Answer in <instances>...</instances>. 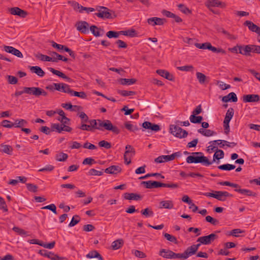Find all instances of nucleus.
Wrapping results in <instances>:
<instances>
[{
    "label": "nucleus",
    "instance_id": "obj_1",
    "mask_svg": "<svg viewBox=\"0 0 260 260\" xmlns=\"http://www.w3.org/2000/svg\"><path fill=\"white\" fill-rule=\"evenodd\" d=\"M188 164L201 163L205 166H209L212 164L207 157L205 156L201 152H196L191 153V155L187 157L186 159Z\"/></svg>",
    "mask_w": 260,
    "mask_h": 260
},
{
    "label": "nucleus",
    "instance_id": "obj_2",
    "mask_svg": "<svg viewBox=\"0 0 260 260\" xmlns=\"http://www.w3.org/2000/svg\"><path fill=\"white\" fill-rule=\"evenodd\" d=\"M214 193L205 192L203 195L214 198L220 201H225L228 197H232L233 195L227 191H214Z\"/></svg>",
    "mask_w": 260,
    "mask_h": 260
},
{
    "label": "nucleus",
    "instance_id": "obj_3",
    "mask_svg": "<svg viewBox=\"0 0 260 260\" xmlns=\"http://www.w3.org/2000/svg\"><path fill=\"white\" fill-rule=\"evenodd\" d=\"M170 131L172 135L179 138H186L188 135L186 131L175 125H170Z\"/></svg>",
    "mask_w": 260,
    "mask_h": 260
},
{
    "label": "nucleus",
    "instance_id": "obj_4",
    "mask_svg": "<svg viewBox=\"0 0 260 260\" xmlns=\"http://www.w3.org/2000/svg\"><path fill=\"white\" fill-rule=\"evenodd\" d=\"M95 10L98 11L99 12L95 13V15L99 18L106 19H111L112 18V14L110 13V12H112V11L106 7L97 6Z\"/></svg>",
    "mask_w": 260,
    "mask_h": 260
},
{
    "label": "nucleus",
    "instance_id": "obj_5",
    "mask_svg": "<svg viewBox=\"0 0 260 260\" xmlns=\"http://www.w3.org/2000/svg\"><path fill=\"white\" fill-rule=\"evenodd\" d=\"M234 114V110L233 108H230L226 111V115L223 121V127L224 133L228 134L230 132L229 123Z\"/></svg>",
    "mask_w": 260,
    "mask_h": 260
},
{
    "label": "nucleus",
    "instance_id": "obj_6",
    "mask_svg": "<svg viewBox=\"0 0 260 260\" xmlns=\"http://www.w3.org/2000/svg\"><path fill=\"white\" fill-rule=\"evenodd\" d=\"M159 255L165 258L175 259L180 258V253H176L169 249H161L159 252Z\"/></svg>",
    "mask_w": 260,
    "mask_h": 260
},
{
    "label": "nucleus",
    "instance_id": "obj_7",
    "mask_svg": "<svg viewBox=\"0 0 260 260\" xmlns=\"http://www.w3.org/2000/svg\"><path fill=\"white\" fill-rule=\"evenodd\" d=\"M39 253L42 256L47 257L52 260H68L66 257H60L57 254L45 249L40 250Z\"/></svg>",
    "mask_w": 260,
    "mask_h": 260
},
{
    "label": "nucleus",
    "instance_id": "obj_8",
    "mask_svg": "<svg viewBox=\"0 0 260 260\" xmlns=\"http://www.w3.org/2000/svg\"><path fill=\"white\" fill-rule=\"evenodd\" d=\"M217 238L218 236L217 235L214 233H212L207 236L199 237L197 240V242H200L204 245H209Z\"/></svg>",
    "mask_w": 260,
    "mask_h": 260
},
{
    "label": "nucleus",
    "instance_id": "obj_9",
    "mask_svg": "<svg viewBox=\"0 0 260 260\" xmlns=\"http://www.w3.org/2000/svg\"><path fill=\"white\" fill-rule=\"evenodd\" d=\"M103 128L107 131L112 132L115 134L120 133V129L116 126H114L109 120H104Z\"/></svg>",
    "mask_w": 260,
    "mask_h": 260
},
{
    "label": "nucleus",
    "instance_id": "obj_10",
    "mask_svg": "<svg viewBox=\"0 0 260 260\" xmlns=\"http://www.w3.org/2000/svg\"><path fill=\"white\" fill-rule=\"evenodd\" d=\"M76 26L77 29L84 34H87L89 32V24L85 21H81L76 23Z\"/></svg>",
    "mask_w": 260,
    "mask_h": 260
},
{
    "label": "nucleus",
    "instance_id": "obj_11",
    "mask_svg": "<svg viewBox=\"0 0 260 260\" xmlns=\"http://www.w3.org/2000/svg\"><path fill=\"white\" fill-rule=\"evenodd\" d=\"M197 250L192 245L188 247L182 253H180V257L182 259H187L189 256L195 254Z\"/></svg>",
    "mask_w": 260,
    "mask_h": 260
},
{
    "label": "nucleus",
    "instance_id": "obj_12",
    "mask_svg": "<svg viewBox=\"0 0 260 260\" xmlns=\"http://www.w3.org/2000/svg\"><path fill=\"white\" fill-rule=\"evenodd\" d=\"M9 11L12 15H17L22 18H25L28 14L26 11L17 7L11 8L10 9Z\"/></svg>",
    "mask_w": 260,
    "mask_h": 260
},
{
    "label": "nucleus",
    "instance_id": "obj_13",
    "mask_svg": "<svg viewBox=\"0 0 260 260\" xmlns=\"http://www.w3.org/2000/svg\"><path fill=\"white\" fill-rule=\"evenodd\" d=\"M244 103L258 102L260 100V96L258 94H246L242 97Z\"/></svg>",
    "mask_w": 260,
    "mask_h": 260
},
{
    "label": "nucleus",
    "instance_id": "obj_14",
    "mask_svg": "<svg viewBox=\"0 0 260 260\" xmlns=\"http://www.w3.org/2000/svg\"><path fill=\"white\" fill-rule=\"evenodd\" d=\"M166 22V20L164 18H160L158 17H151L147 19V22L149 24L152 26L156 25H163Z\"/></svg>",
    "mask_w": 260,
    "mask_h": 260
},
{
    "label": "nucleus",
    "instance_id": "obj_15",
    "mask_svg": "<svg viewBox=\"0 0 260 260\" xmlns=\"http://www.w3.org/2000/svg\"><path fill=\"white\" fill-rule=\"evenodd\" d=\"M142 127L145 129H150L152 131L158 132L160 129L159 125L152 123L149 121H145L142 124Z\"/></svg>",
    "mask_w": 260,
    "mask_h": 260
},
{
    "label": "nucleus",
    "instance_id": "obj_16",
    "mask_svg": "<svg viewBox=\"0 0 260 260\" xmlns=\"http://www.w3.org/2000/svg\"><path fill=\"white\" fill-rule=\"evenodd\" d=\"M244 25L247 26L248 29L252 32H255L260 36V27L253 23L252 21L246 20L244 23Z\"/></svg>",
    "mask_w": 260,
    "mask_h": 260
},
{
    "label": "nucleus",
    "instance_id": "obj_17",
    "mask_svg": "<svg viewBox=\"0 0 260 260\" xmlns=\"http://www.w3.org/2000/svg\"><path fill=\"white\" fill-rule=\"evenodd\" d=\"M142 184L144 185L146 188H158L161 187L162 183L156 181H142Z\"/></svg>",
    "mask_w": 260,
    "mask_h": 260
},
{
    "label": "nucleus",
    "instance_id": "obj_18",
    "mask_svg": "<svg viewBox=\"0 0 260 260\" xmlns=\"http://www.w3.org/2000/svg\"><path fill=\"white\" fill-rule=\"evenodd\" d=\"M206 5L208 8L218 7L224 8L226 6L224 3L218 0H208Z\"/></svg>",
    "mask_w": 260,
    "mask_h": 260
},
{
    "label": "nucleus",
    "instance_id": "obj_19",
    "mask_svg": "<svg viewBox=\"0 0 260 260\" xmlns=\"http://www.w3.org/2000/svg\"><path fill=\"white\" fill-rule=\"evenodd\" d=\"M25 93H27L29 95H32L36 97H39L40 93V87H24Z\"/></svg>",
    "mask_w": 260,
    "mask_h": 260
},
{
    "label": "nucleus",
    "instance_id": "obj_20",
    "mask_svg": "<svg viewBox=\"0 0 260 260\" xmlns=\"http://www.w3.org/2000/svg\"><path fill=\"white\" fill-rule=\"evenodd\" d=\"M251 52H252V45H247L241 46L239 48V53L245 56H250Z\"/></svg>",
    "mask_w": 260,
    "mask_h": 260
},
{
    "label": "nucleus",
    "instance_id": "obj_21",
    "mask_svg": "<svg viewBox=\"0 0 260 260\" xmlns=\"http://www.w3.org/2000/svg\"><path fill=\"white\" fill-rule=\"evenodd\" d=\"M48 70L53 74L64 79H66L69 82H72L73 81V80L71 78L67 76L64 74L60 72L59 71L56 70L52 68H49Z\"/></svg>",
    "mask_w": 260,
    "mask_h": 260
},
{
    "label": "nucleus",
    "instance_id": "obj_22",
    "mask_svg": "<svg viewBox=\"0 0 260 260\" xmlns=\"http://www.w3.org/2000/svg\"><path fill=\"white\" fill-rule=\"evenodd\" d=\"M122 171L121 168L118 166H111L105 170V172L110 174H117L120 173Z\"/></svg>",
    "mask_w": 260,
    "mask_h": 260
},
{
    "label": "nucleus",
    "instance_id": "obj_23",
    "mask_svg": "<svg viewBox=\"0 0 260 260\" xmlns=\"http://www.w3.org/2000/svg\"><path fill=\"white\" fill-rule=\"evenodd\" d=\"M156 73L159 75L161 76L162 77H164L166 79H168L170 81H174V77L173 75L171 74L169 72L165 70H157L156 71Z\"/></svg>",
    "mask_w": 260,
    "mask_h": 260
},
{
    "label": "nucleus",
    "instance_id": "obj_24",
    "mask_svg": "<svg viewBox=\"0 0 260 260\" xmlns=\"http://www.w3.org/2000/svg\"><path fill=\"white\" fill-rule=\"evenodd\" d=\"M197 78L201 84H207L209 81V78L201 72L196 73Z\"/></svg>",
    "mask_w": 260,
    "mask_h": 260
},
{
    "label": "nucleus",
    "instance_id": "obj_25",
    "mask_svg": "<svg viewBox=\"0 0 260 260\" xmlns=\"http://www.w3.org/2000/svg\"><path fill=\"white\" fill-rule=\"evenodd\" d=\"M123 198L125 200L139 201L142 199V196L135 193L126 192L123 194Z\"/></svg>",
    "mask_w": 260,
    "mask_h": 260
},
{
    "label": "nucleus",
    "instance_id": "obj_26",
    "mask_svg": "<svg viewBox=\"0 0 260 260\" xmlns=\"http://www.w3.org/2000/svg\"><path fill=\"white\" fill-rule=\"evenodd\" d=\"M215 29L218 32H221L223 35H225L226 37L231 40H236L237 37L233 35L230 34L226 30H225L223 28L219 26V25L215 26Z\"/></svg>",
    "mask_w": 260,
    "mask_h": 260
},
{
    "label": "nucleus",
    "instance_id": "obj_27",
    "mask_svg": "<svg viewBox=\"0 0 260 260\" xmlns=\"http://www.w3.org/2000/svg\"><path fill=\"white\" fill-rule=\"evenodd\" d=\"M174 208V204L171 200L162 201L159 203V208L172 209Z\"/></svg>",
    "mask_w": 260,
    "mask_h": 260
},
{
    "label": "nucleus",
    "instance_id": "obj_28",
    "mask_svg": "<svg viewBox=\"0 0 260 260\" xmlns=\"http://www.w3.org/2000/svg\"><path fill=\"white\" fill-rule=\"evenodd\" d=\"M91 33L95 37H99L103 35L104 31L103 29L98 27L95 25H91L90 27Z\"/></svg>",
    "mask_w": 260,
    "mask_h": 260
},
{
    "label": "nucleus",
    "instance_id": "obj_29",
    "mask_svg": "<svg viewBox=\"0 0 260 260\" xmlns=\"http://www.w3.org/2000/svg\"><path fill=\"white\" fill-rule=\"evenodd\" d=\"M29 68L32 72L36 74L38 76L41 77H43L45 74V72L40 67L29 66Z\"/></svg>",
    "mask_w": 260,
    "mask_h": 260
},
{
    "label": "nucleus",
    "instance_id": "obj_30",
    "mask_svg": "<svg viewBox=\"0 0 260 260\" xmlns=\"http://www.w3.org/2000/svg\"><path fill=\"white\" fill-rule=\"evenodd\" d=\"M35 57L39 59L42 61H56V60L55 59V57H50L47 55H45L41 53H37L35 55Z\"/></svg>",
    "mask_w": 260,
    "mask_h": 260
},
{
    "label": "nucleus",
    "instance_id": "obj_31",
    "mask_svg": "<svg viewBox=\"0 0 260 260\" xmlns=\"http://www.w3.org/2000/svg\"><path fill=\"white\" fill-rule=\"evenodd\" d=\"M57 113L61 116V118H58V120L60 121L62 124H68V122L70 121V119L66 116L65 113L62 110L59 109L57 110Z\"/></svg>",
    "mask_w": 260,
    "mask_h": 260
},
{
    "label": "nucleus",
    "instance_id": "obj_32",
    "mask_svg": "<svg viewBox=\"0 0 260 260\" xmlns=\"http://www.w3.org/2000/svg\"><path fill=\"white\" fill-rule=\"evenodd\" d=\"M118 82L121 85H132L135 84L137 82V79L135 78L126 79V78H120L118 80Z\"/></svg>",
    "mask_w": 260,
    "mask_h": 260
},
{
    "label": "nucleus",
    "instance_id": "obj_33",
    "mask_svg": "<svg viewBox=\"0 0 260 260\" xmlns=\"http://www.w3.org/2000/svg\"><path fill=\"white\" fill-rule=\"evenodd\" d=\"M123 244V240L122 239H119L112 242L111 247L113 250H117L120 249Z\"/></svg>",
    "mask_w": 260,
    "mask_h": 260
},
{
    "label": "nucleus",
    "instance_id": "obj_34",
    "mask_svg": "<svg viewBox=\"0 0 260 260\" xmlns=\"http://www.w3.org/2000/svg\"><path fill=\"white\" fill-rule=\"evenodd\" d=\"M27 124L26 120L23 119H16L14 123H13V126L18 128H22V126H25Z\"/></svg>",
    "mask_w": 260,
    "mask_h": 260
},
{
    "label": "nucleus",
    "instance_id": "obj_35",
    "mask_svg": "<svg viewBox=\"0 0 260 260\" xmlns=\"http://www.w3.org/2000/svg\"><path fill=\"white\" fill-rule=\"evenodd\" d=\"M223 157L224 152L223 151V150L216 149V152L213 155V160L212 162H213L214 161H215L216 159L219 160L220 159H221L223 158Z\"/></svg>",
    "mask_w": 260,
    "mask_h": 260
},
{
    "label": "nucleus",
    "instance_id": "obj_36",
    "mask_svg": "<svg viewBox=\"0 0 260 260\" xmlns=\"http://www.w3.org/2000/svg\"><path fill=\"white\" fill-rule=\"evenodd\" d=\"M61 106L64 108H66L67 109L70 110L71 111H75L76 110H79L81 109V106L77 105L73 106L71 103L62 104Z\"/></svg>",
    "mask_w": 260,
    "mask_h": 260
},
{
    "label": "nucleus",
    "instance_id": "obj_37",
    "mask_svg": "<svg viewBox=\"0 0 260 260\" xmlns=\"http://www.w3.org/2000/svg\"><path fill=\"white\" fill-rule=\"evenodd\" d=\"M124 126L128 131L132 132H135L139 129L136 125L131 124L129 122H126L124 123Z\"/></svg>",
    "mask_w": 260,
    "mask_h": 260
},
{
    "label": "nucleus",
    "instance_id": "obj_38",
    "mask_svg": "<svg viewBox=\"0 0 260 260\" xmlns=\"http://www.w3.org/2000/svg\"><path fill=\"white\" fill-rule=\"evenodd\" d=\"M125 151L124 154L129 155V157L131 158L135 154V150L133 147L130 145H127L125 146Z\"/></svg>",
    "mask_w": 260,
    "mask_h": 260
},
{
    "label": "nucleus",
    "instance_id": "obj_39",
    "mask_svg": "<svg viewBox=\"0 0 260 260\" xmlns=\"http://www.w3.org/2000/svg\"><path fill=\"white\" fill-rule=\"evenodd\" d=\"M236 168V166L231 164H223L218 166V168L221 170L224 171H231L234 170Z\"/></svg>",
    "mask_w": 260,
    "mask_h": 260
},
{
    "label": "nucleus",
    "instance_id": "obj_40",
    "mask_svg": "<svg viewBox=\"0 0 260 260\" xmlns=\"http://www.w3.org/2000/svg\"><path fill=\"white\" fill-rule=\"evenodd\" d=\"M189 119L191 123H201L202 121L203 120V117L201 116L191 115Z\"/></svg>",
    "mask_w": 260,
    "mask_h": 260
},
{
    "label": "nucleus",
    "instance_id": "obj_41",
    "mask_svg": "<svg viewBox=\"0 0 260 260\" xmlns=\"http://www.w3.org/2000/svg\"><path fill=\"white\" fill-rule=\"evenodd\" d=\"M120 35L124 36H127L131 37H135L137 35L136 30L134 29H132L128 30H121L120 31Z\"/></svg>",
    "mask_w": 260,
    "mask_h": 260
},
{
    "label": "nucleus",
    "instance_id": "obj_42",
    "mask_svg": "<svg viewBox=\"0 0 260 260\" xmlns=\"http://www.w3.org/2000/svg\"><path fill=\"white\" fill-rule=\"evenodd\" d=\"M141 214L145 216L146 217H148L153 216V212L151 208H146L144 210L141 211Z\"/></svg>",
    "mask_w": 260,
    "mask_h": 260
},
{
    "label": "nucleus",
    "instance_id": "obj_43",
    "mask_svg": "<svg viewBox=\"0 0 260 260\" xmlns=\"http://www.w3.org/2000/svg\"><path fill=\"white\" fill-rule=\"evenodd\" d=\"M68 157V154L63 152L57 154L55 156L56 160L58 161H64L67 159Z\"/></svg>",
    "mask_w": 260,
    "mask_h": 260
},
{
    "label": "nucleus",
    "instance_id": "obj_44",
    "mask_svg": "<svg viewBox=\"0 0 260 260\" xmlns=\"http://www.w3.org/2000/svg\"><path fill=\"white\" fill-rule=\"evenodd\" d=\"M117 93L123 96L134 95L136 94V92L134 91H127L125 90H118Z\"/></svg>",
    "mask_w": 260,
    "mask_h": 260
},
{
    "label": "nucleus",
    "instance_id": "obj_45",
    "mask_svg": "<svg viewBox=\"0 0 260 260\" xmlns=\"http://www.w3.org/2000/svg\"><path fill=\"white\" fill-rule=\"evenodd\" d=\"M2 151L9 155H11L13 151V148L10 145H2Z\"/></svg>",
    "mask_w": 260,
    "mask_h": 260
},
{
    "label": "nucleus",
    "instance_id": "obj_46",
    "mask_svg": "<svg viewBox=\"0 0 260 260\" xmlns=\"http://www.w3.org/2000/svg\"><path fill=\"white\" fill-rule=\"evenodd\" d=\"M80 219L81 218L79 215H75L73 216L70 223L69 224V226L72 227L75 226L76 224H77L78 223L80 222Z\"/></svg>",
    "mask_w": 260,
    "mask_h": 260
},
{
    "label": "nucleus",
    "instance_id": "obj_47",
    "mask_svg": "<svg viewBox=\"0 0 260 260\" xmlns=\"http://www.w3.org/2000/svg\"><path fill=\"white\" fill-rule=\"evenodd\" d=\"M179 9L185 14H190L191 13V11L186 7L184 5L180 4L178 5Z\"/></svg>",
    "mask_w": 260,
    "mask_h": 260
},
{
    "label": "nucleus",
    "instance_id": "obj_48",
    "mask_svg": "<svg viewBox=\"0 0 260 260\" xmlns=\"http://www.w3.org/2000/svg\"><path fill=\"white\" fill-rule=\"evenodd\" d=\"M101 254L96 250H92L86 255V257L88 258L100 257Z\"/></svg>",
    "mask_w": 260,
    "mask_h": 260
},
{
    "label": "nucleus",
    "instance_id": "obj_49",
    "mask_svg": "<svg viewBox=\"0 0 260 260\" xmlns=\"http://www.w3.org/2000/svg\"><path fill=\"white\" fill-rule=\"evenodd\" d=\"M119 35H120V31H115L112 30H110L106 33V36L110 39L113 38H118Z\"/></svg>",
    "mask_w": 260,
    "mask_h": 260
},
{
    "label": "nucleus",
    "instance_id": "obj_50",
    "mask_svg": "<svg viewBox=\"0 0 260 260\" xmlns=\"http://www.w3.org/2000/svg\"><path fill=\"white\" fill-rule=\"evenodd\" d=\"M164 236L165 237V238H166V239L167 240H168V241H170L171 242H173V243H174L175 244H177L178 243V241H177V238L175 237H174V236H172V235H170V234H169L168 233H165V234H164Z\"/></svg>",
    "mask_w": 260,
    "mask_h": 260
},
{
    "label": "nucleus",
    "instance_id": "obj_51",
    "mask_svg": "<svg viewBox=\"0 0 260 260\" xmlns=\"http://www.w3.org/2000/svg\"><path fill=\"white\" fill-rule=\"evenodd\" d=\"M72 96H75L77 97H79L82 99H86L87 97V95L86 93L84 91L81 92H77L73 90L71 95Z\"/></svg>",
    "mask_w": 260,
    "mask_h": 260
},
{
    "label": "nucleus",
    "instance_id": "obj_52",
    "mask_svg": "<svg viewBox=\"0 0 260 260\" xmlns=\"http://www.w3.org/2000/svg\"><path fill=\"white\" fill-rule=\"evenodd\" d=\"M62 124L53 123L51 124V131L56 130L58 133H60L62 131Z\"/></svg>",
    "mask_w": 260,
    "mask_h": 260
},
{
    "label": "nucleus",
    "instance_id": "obj_53",
    "mask_svg": "<svg viewBox=\"0 0 260 260\" xmlns=\"http://www.w3.org/2000/svg\"><path fill=\"white\" fill-rule=\"evenodd\" d=\"M210 43L209 42H206L202 44L200 43H196L194 45L196 47L198 48L201 49H208L209 50V47H210Z\"/></svg>",
    "mask_w": 260,
    "mask_h": 260
},
{
    "label": "nucleus",
    "instance_id": "obj_54",
    "mask_svg": "<svg viewBox=\"0 0 260 260\" xmlns=\"http://www.w3.org/2000/svg\"><path fill=\"white\" fill-rule=\"evenodd\" d=\"M27 189L30 192H36L38 191V187L36 185L31 183H26Z\"/></svg>",
    "mask_w": 260,
    "mask_h": 260
},
{
    "label": "nucleus",
    "instance_id": "obj_55",
    "mask_svg": "<svg viewBox=\"0 0 260 260\" xmlns=\"http://www.w3.org/2000/svg\"><path fill=\"white\" fill-rule=\"evenodd\" d=\"M103 174V171H99L94 169H91L88 173V175L90 176H101Z\"/></svg>",
    "mask_w": 260,
    "mask_h": 260
},
{
    "label": "nucleus",
    "instance_id": "obj_56",
    "mask_svg": "<svg viewBox=\"0 0 260 260\" xmlns=\"http://www.w3.org/2000/svg\"><path fill=\"white\" fill-rule=\"evenodd\" d=\"M99 145L101 147H104L107 149L111 148V143L105 140H102L99 142Z\"/></svg>",
    "mask_w": 260,
    "mask_h": 260
},
{
    "label": "nucleus",
    "instance_id": "obj_57",
    "mask_svg": "<svg viewBox=\"0 0 260 260\" xmlns=\"http://www.w3.org/2000/svg\"><path fill=\"white\" fill-rule=\"evenodd\" d=\"M205 219L207 222H210L214 225H217L219 223V221L217 219H215L209 215L207 216Z\"/></svg>",
    "mask_w": 260,
    "mask_h": 260
},
{
    "label": "nucleus",
    "instance_id": "obj_58",
    "mask_svg": "<svg viewBox=\"0 0 260 260\" xmlns=\"http://www.w3.org/2000/svg\"><path fill=\"white\" fill-rule=\"evenodd\" d=\"M42 209H48L51 210L54 214H56V207L54 204L44 206L42 208Z\"/></svg>",
    "mask_w": 260,
    "mask_h": 260
},
{
    "label": "nucleus",
    "instance_id": "obj_59",
    "mask_svg": "<svg viewBox=\"0 0 260 260\" xmlns=\"http://www.w3.org/2000/svg\"><path fill=\"white\" fill-rule=\"evenodd\" d=\"M7 78L8 83L10 84H16L18 82V79L15 76L11 75H7Z\"/></svg>",
    "mask_w": 260,
    "mask_h": 260
},
{
    "label": "nucleus",
    "instance_id": "obj_60",
    "mask_svg": "<svg viewBox=\"0 0 260 260\" xmlns=\"http://www.w3.org/2000/svg\"><path fill=\"white\" fill-rule=\"evenodd\" d=\"M73 89L70 88V87L69 85L63 83L62 84V92L64 93H68L70 95H71Z\"/></svg>",
    "mask_w": 260,
    "mask_h": 260
},
{
    "label": "nucleus",
    "instance_id": "obj_61",
    "mask_svg": "<svg viewBox=\"0 0 260 260\" xmlns=\"http://www.w3.org/2000/svg\"><path fill=\"white\" fill-rule=\"evenodd\" d=\"M13 230L20 235L27 236V232L18 227L14 226Z\"/></svg>",
    "mask_w": 260,
    "mask_h": 260
},
{
    "label": "nucleus",
    "instance_id": "obj_62",
    "mask_svg": "<svg viewBox=\"0 0 260 260\" xmlns=\"http://www.w3.org/2000/svg\"><path fill=\"white\" fill-rule=\"evenodd\" d=\"M177 69L182 71H193V67L191 65L184 66L182 67H177Z\"/></svg>",
    "mask_w": 260,
    "mask_h": 260
},
{
    "label": "nucleus",
    "instance_id": "obj_63",
    "mask_svg": "<svg viewBox=\"0 0 260 260\" xmlns=\"http://www.w3.org/2000/svg\"><path fill=\"white\" fill-rule=\"evenodd\" d=\"M228 99H229V101L231 102H237L238 101V98L237 95L235 92H232L229 93L228 94Z\"/></svg>",
    "mask_w": 260,
    "mask_h": 260
},
{
    "label": "nucleus",
    "instance_id": "obj_64",
    "mask_svg": "<svg viewBox=\"0 0 260 260\" xmlns=\"http://www.w3.org/2000/svg\"><path fill=\"white\" fill-rule=\"evenodd\" d=\"M4 50L7 53L14 55L16 49L12 46L5 45L4 46Z\"/></svg>",
    "mask_w": 260,
    "mask_h": 260
}]
</instances>
